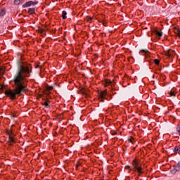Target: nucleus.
I'll return each instance as SVG.
<instances>
[{
	"instance_id": "nucleus-16",
	"label": "nucleus",
	"mask_w": 180,
	"mask_h": 180,
	"mask_svg": "<svg viewBox=\"0 0 180 180\" xmlns=\"http://www.w3.org/2000/svg\"><path fill=\"white\" fill-rule=\"evenodd\" d=\"M154 33L156 34V36H158L159 37H162V32H160L158 30H155Z\"/></svg>"
},
{
	"instance_id": "nucleus-12",
	"label": "nucleus",
	"mask_w": 180,
	"mask_h": 180,
	"mask_svg": "<svg viewBox=\"0 0 180 180\" xmlns=\"http://www.w3.org/2000/svg\"><path fill=\"white\" fill-rule=\"evenodd\" d=\"M174 32L179 37H180V30L178 27H174Z\"/></svg>"
},
{
	"instance_id": "nucleus-25",
	"label": "nucleus",
	"mask_w": 180,
	"mask_h": 180,
	"mask_svg": "<svg viewBox=\"0 0 180 180\" xmlns=\"http://www.w3.org/2000/svg\"><path fill=\"white\" fill-rule=\"evenodd\" d=\"M129 143H134V139L131 138V139H129Z\"/></svg>"
},
{
	"instance_id": "nucleus-21",
	"label": "nucleus",
	"mask_w": 180,
	"mask_h": 180,
	"mask_svg": "<svg viewBox=\"0 0 180 180\" xmlns=\"http://www.w3.org/2000/svg\"><path fill=\"white\" fill-rule=\"evenodd\" d=\"M6 133L7 134L10 136H12V131H10V130H7L6 131Z\"/></svg>"
},
{
	"instance_id": "nucleus-9",
	"label": "nucleus",
	"mask_w": 180,
	"mask_h": 180,
	"mask_svg": "<svg viewBox=\"0 0 180 180\" xmlns=\"http://www.w3.org/2000/svg\"><path fill=\"white\" fill-rule=\"evenodd\" d=\"M28 13L30 15H33L34 13H36V8H28Z\"/></svg>"
},
{
	"instance_id": "nucleus-3",
	"label": "nucleus",
	"mask_w": 180,
	"mask_h": 180,
	"mask_svg": "<svg viewBox=\"0 0 180 180\" xmlns=\"http://www.w3.org/2000/svg\"><path fill=\"white\" fill-rule=\"evenodd\" d=\"M180 171V161L178 164L174 165V168L170 171L171 174H175Z\"/></svg>"
},
{
	"instance_id": "nucleus-19",
	"label": "nucleus",
	"mask_w": 180,
	"mask_h": 180,
	"mask_svg": "<svg viewBox=\"0 0 180 180\" xmlns=\"http://www.w3.org/2000/svg\"><path fill=\"white\" fill-rule=\"evenodd\" d=\"M92 17H91V16H89V15H88V16H86V21L87 22H89L90 23H91V22H92Z\"/></svg>"
},
{
	"instance_id": "nucleus-27",
	"label": "nucleus",
	"mask_w": 180,
	"mask_h": 180,
	"mask_svg": "<svg viewBox=\"0 0 180 180\" xmlns=\"http://www.w3.org/2000/svg\"><path fill=\"white\" fill-rule=\"evenodd\" d=\"M125 168L126 169H130V166H126Z\"/></svg>"
},
{
	"instance_id": "nucleus-5",
	"label": "nucleus",
	"mask_w": 180,
	"mask_h": 180,
	"mask_svg": "<svg viewBox=\"0 0 180 180\" xmlns=\"http://www.w3.org/2000/svg\"><path fill=\"white\" fill-rule=\"evenodd\" d=\"M133 167L135 171H137L139 174H142L141 172V167L139 166V162L136 160L133 161Z\"/></svg>"
},
{
	"instance_id": "nucleus-29",
	"label": "nucleus",
	"mask_w": 180,
	"mask_h": 180,
	"mask_svg": "<svg viewBox=\"0 0 180 180\" xmlns=\"http://www.w3.org/2000/svg\"><path fill=\"white\" fill-rule=\"evenodd\" d=\"M103 26H106V23L103 22Z\"/></svg>"
},
{
	"instance_id": "nucleus-22",
	"label": "nucleus",
	"mask_w": 180,
	"mask_h": 180,
	"mask_svg": "<svg viewBox=\"0 0 180 180\" xmlns=\"http://www.w3.org/2000/svg\"><path fill=\"white\" fill-rule=\"evenodd\" d=\"M176 131L179 133V135L180 136V125L177 127Z\"/></svg>"
},
{
	"instance_id": "nucleus-7",
	"label": "nucleus",
	"mask_w": 180,
	"mask_h": 180,
	"mask_svg": "<svg viewBox=\"0 0 180 180\" xmlns=\"http://www.w3.org/2000/svg\"><path fill=\"white\" fill-rule=\"evenodd\" d=\"M140 53H142L146 56V58H148V56H150V52L147 49H142Z\"/></svg>"
},
{
	"instance_id": "nucleus-26",
	"label": "nucleus",
	"mask_w": 180,
	"mask_h": 180,
	"mask_svg": "<svg viewBox=\"0 0 180 180\" xmlns=\"http://www.w3.org/2000/svg\"><path fill=\"white\" fill-rule=\"evenodd\" d=\"M170 96H175V93L171 91L170 92Z\"/></svg>"
},
{
	"instance_id": "nucleus-20",
	"label": "nucleus",
	"mask_w": 180,
	"mask_h": 180,
	"mask_svg": "<svg viewBox=\"0 0 180 180\" xmlns=\"http://www.w3.org/2000/svg\"><path fill=\"white\" fill-rule=\"evenodd\" d=\"M153 63H155V64L156 65H158V64H160V60L159 59H155V60H153Z\"/></svg>"
},
{
	"instance_id": "nucleus-4",
	"label": "nucleus",
	"mask_w": 180,
	"mask_h": 180,
	"mask_svg": "<svg viewBox=\"0 0 180 180\" xmlns=\"http://www.w3.org/2000/svg\"><path fill=\"white\" fill-rule=\"evenodd\" d=\"M39 4V1H30L26 2L25 4L22 5V8H29L30 6H34V5H37Z\"/></svg>"
},
{
	"instance_id": "nucleus-24",
	"label": "nucleus",
	"mask_w": 180,
	"mask_h": 180,
	"mask_svg": "<svg viewBox=\"0 0 180 180\" xmlns=\"http://www.w3.org/2000/svg\"><path fill=\"white\" fill-rule=\"evenodd\" d=\"M47 89H48V91H52L53 86H48Z\"/></svg>"
},
{
	"instance_id": "nucleus-6",
	"label": "nucleus",
	"mask_w": 180,
	"mask_h": 180,
	"mask_svg": "<svg viewBox=\"0 0 180 180\" xmlns=\"http://www.w3.org/2000/svg\"><path fill=\"white\" fill-rule=\"evenodd\" d=\"M7 143H8L9 146H13V144L16 143V141H15V138H13L12 135H10L8 136V140L7 141Z\"/></svg>"
},
{
	"instance_id": "nucleus-2",
	"label": "nucleus",
	"mask_w": 180,
	"mask_h": 180,
	"mask_svg": "<svg viewBox=\"0 0 180 180\" xmlns=\"http://www.w3.org/2000/svg\"><path fill=\"white\" fill-rule=\"evenodd\" d=\"M108 95V93L106 91H103L98 93V100L100 102H105V99H108L106 98V96Z\"/></svg>"
},
{
	"instance_id": "nucleus-1",
	"label": "nucleus",
	"mask_w": 180,
	"mask_h": 180,
	"mask_svg": "<svg viewBox=\"0 0 180 180\" xmlns=\"http://www.w3.org/2000/svg\"><path fill=\"white\" fill-rule=\"evenodd\" d=\"M30 74H32V70H30V67L27 65H20V63L18 65V70L14 75L13 82L15 84V90H7L5 91V95L10 98V99L14 100L16 99L17 95H20L22 92H26L27 91V79L30 77Z\"/></svg>"
},
{
	"instance_id": "nucleus-14",
	"label": "nucleus",
	"mask_w": 180,
	"mask_h": 180,
	"mask_svg": "<svg viewBox=\"0 0 180 180\" xmlns=\"http://www.w3.org/2000/svg\"><path fill=\"white\" fill-rule=\"evenodd\" d=\"M6 13V11L5 8H2L0 10V16H4V15Z\"/></svg>"
},
{
	"instance_id": "nucleus-15",
	"label": "nucleus",
	"mask_w": 180,
	"mask_h": 180,
	"mask_svg": "<svg viewBox=\"0 0 180 180\" xmlns=\"http://www.w3.org/2000/svg\"><path fill=\"white\" fill-rule=\"evenodd\" d=\"M62 18L65 20V19H67V11H63L62 12Z\"/></svg>"
},
{
	"instance_id": "nucleus-30",
	"label": "nucleus",
	"mask_w": 180,
	"mask_h": 180,
	"mask_svg": "<svg viewBox=\"0 0 180 180\" xmlns=\"http://www.w3.org/2000/svg\"><path fill=\"white\" fill-rule=\"evenodd\" d=\"M0 71H1V68H0Z\"/></svg>"
},
{
	"instance_id": "nucleus-10",
	"label": "nucleus",
	"mask_w": 180,
	"mask_h": 180,
	"mask_svg": "<svg viewBox=\"0 0 180 180\" xmlns=\"http://www.w3.org/2000/svg\"><path fill=\"white\" fill-rule=\"evenodd\" d=\"M166 56H167V57H168L169 58H171V57H174V51H167V53H166Z\"/></svg>"
},
{
	"instance_id": "nucleus-13",
	"label": "nucleus",
	"mask_w": 180,
	"mask_h": 180,
	"mask_svg": "<svg viewBox=\"0 0 180 180\" xmlns=\"http://www.w3.org/2000/svg\"><path fill=\"white\" fill-rule=\"evenodd\" d=\"M180 151V148L179 146H176L174 148V154H178V153H179Z\"/></svg>"
},
{
	"instance_id": "nucleus-8",
	"label": "nucleus",
	"mask_w": 180,
	"mask_h": 180,
	"mask_svg": "<svg viewBox=\"0 0 180 180\" xmlns=\"http://www.w3.org/2000/svg\"><path fill=\"white\" fill-rule=\"evenodd\" d=\"M105 86H108V85H112V81L109 79H105L103 82Z\"/></svg>"
},
{
	"instance_id": "nucleus-23",
	"label": "nucleus",
	"mask_w": 180,
	"mask_h": 180,
	"mask_svg": "<svg viewBox=\"0 0 180 180\" xmlns=\"http://www.w3.org/2000/svg\"><path fill=\"white\" fill-rule=\"evenodd\" d=\"M39 33H40V34L44 33V30H43L42 28L39 29Z\"/></svg>"
},
{
	"instance_id": "nucleus-17",
	"label": "nucleus",
	"mask_w": 180,
	"mask_h": 180,
	"mask_svg": "<svg viewBox=\"0 0 180 180\" xmlns=\"http://www.w3.org/2000/svg\"><path fill=\"white\" fill-rule=\"evenodd\" d=\"M49 103H50L49 101L42 103V105L45 106V108H50V105H49Z\"/></svg>"
},
{
	"instance_id": "nucleus-18",
	"label": "nucleus",
	"mask_w": 180,
	"mask_h": 180,
	"mask_svg": "<svg viewBox=\"0 0 180 180\" xmlns=\"http://www.w3.org/2000/svg\"><path fill=\"white\" fill-rule=\"evenodd\" d=\"M22 1L23 0H15L14 4L15 5H20V4H22Z\"/></svg>"
},
{
	"instance_id": "nucleus-11",
	"label": "nucleus",
	"mask_w": 180,
	"mask_h": 180,
	"mask_svg": "<svg viewBox=\"0 0 180 180\" xmlns=\"http://www.w3.org/2000/svg\"><path fill=\"white\" fill-rule=\"evenodd\" d=\"M80 92L81 94H82L83 95H85L86 96H89V95L88 94V91L85 89H82L80 90Z\"/></svg>"
},
{
	"instance_id": "nucleus-28",
	"label": "nucleus",
	"mask_w": 180,
	"mask_h": 180,
	"mask_svg": "<svg viewBox=\"0 0 180 180\" xmlns=\"http://www.w3.org/2000/svg\"><path fill=\"white\" fill-rule=\"evenodd\" d=\"M40 67V65H37L35 68H39Z\"/></svg>"
}]
</instances>
